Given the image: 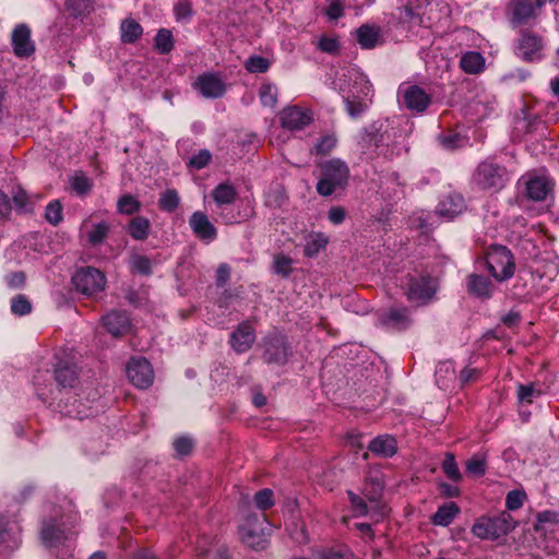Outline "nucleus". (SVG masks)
<instances>
[{
  "label": "nucleus",
  "instance_id": "obj_1",
  "mask_svg": "<svg viewBox=\"0 0 559 559\" xmlns=\"http://www.w3.org/2000/svg\"><path fill=\"white\" fill-rule=\"evenodd\" d=\"M318 167L320 176L316 189L321 197H330L347 187L350 170L344 160L332 158L320 163Z\"/></svg>",
  "mask_w": 559,
  "mask_h": 559
},
{
  "label": "nucleus",
  "instance_id": "obj_2",
  "mask_svg": "<svg viewBox=\"0 0 559 559\" xmlns=\"http://www.w3.org/2000/svg\"><path fill=\"white\" fill-rule=\"evenodd\" d=\"M510 180L507 167L490 157L481 160L473 174L474 185L479 190L490 193L501 191Z\"/></svg>",
  "mask_w": 559,
  "mask_h": 559
},
{
  "label": "nucleus",
  "instance_id": "obj_3",
  "mask_svg": "<svg viewBox=\"0 0 559 559\" xmlns=\"http://www.w3.org/2000/svg\"><path fill=\"white\" fill-rule=\"evenodd\" d=\"M546 38L531 27H522L513 39L514 56L523 62H540L546 57Z\"/></svg>",
  "mask_w": 559,
  "mask_h": 559
},
{
  "label": "nucleus",
  "instance_id": "obj_4",
  "mask_svg": "<svg viewBox=\"0 0 559 559\" xmlns=\"http://www.w3.org/2000/svg\"><path fill=\"white\" fill-rule=\"evenodd\" d=\"M515 528L511 514L502 511L497 515H483L472 526V534L481 540H497Z\"/></svg>",
  "mask_w": 559,
  "mask_h": 559
},
{
  "label": "nucleus",
  "instance_id": "obj_5",
  "mask_svg": "<svg viewBox=\"0 0 559 559\" xmlns=\"http://www.w3.org/2000/svg\"><path fill=\"white\" fill-rule=\"evenodd\" d=\"M262 349L261 359L264 364L283 367L293 355L288 337L277 329L270 331L261 338L259 344Z\"/></svg>",
  "mask_w": 559,
  "mask_h": 559
},
{
  "label": "nucleus",
  "instance_id": "obj_6",
  "mask_svg": "<svg viewBox=\"0 0 559 559\" xmlns=\"http://www.w3.org/2000/svg\"><path fill=\"white\" fill-rule=\"evenodd\" d=\"M484 262L486 270L497 282H506L515 273L514 255L506 246H490L485 253Z\"/></svg>",
  "mask_w": 559,
  "mask_h": 559
},
{
  "label": "nucleus",
  "instance_id": "obj_7",
  "mask_svg": "<svg viewBox=\"0 0 559 559\" xmlns=\"http://www.w3.org/2000/svg\"><path fill=\"white\" fill-rule=\"evenodd\" d=\"M437 290L436 278L428 273H423L408 278L405 295L409 302L416 306H426L433 299Z\"/></svg>",
  "mask_w": 559,
  "mask_h": 559
},
{
  "label": "nucleus",
  "instance_id": "obj_8",
  "mask_svg": "<svg viewBox=\"0 0 559 559\" xmlns=\"http://www.w3.org/2000/svg\"><path fill=\"white\" fill-rule=\"evenodd\" d=\"M545 5H538L537 0H510L507 5V16L510 25L524 27L534 24Z\"/></svg>",
  "mask_w": 559,
  "mask_h": 559
},
{
  "label": "nucleus",
  "instance_id": "obj_9",
  "mask_svg": "<svg viewBox=\"0 0 559 559\" xmlns=\"http://www.w3.org/2000/svg\"><path fill=\"white\" fill-rule=\"evenodd\" d=\"M72 284L76 292L92 297L105 289L106 276L94 266H84L74 273Z\"/></svg>",
  "mask_w": 559,
  "mask_h": 559
},
{
  "label": "nucleus",
  "instance_id": "obj_10",
  "mask_svg": "<svg viewBox=\"0 0 559 559\" xmlns=\"http://www.w3.org/2000/svg\"><path fill=\"white\" fill-rule=\"evenodd\" d=\"M389 138L384 124L382 122H373L361 131L358 143L364 153L373 148L377 154H380L388 145Z\"/></svg>",
  "mask_w": 559,
  "mask_h": 559
},
{
  "label": "nucleus",
  "instance_id": "obj_11",
  "mask_svg": "<svg viewBox=\"0 0 559 559\" xmlns=\"http://www.w3.org/2000/svg\"><path fill=\"white\" fill-rule=\"evenodd\" d=\"M257 340L253 324L249 320L241 321L229 334L228 344L231 349L240 355L249 352Z\"/></svg>",
  "mask_w": 559,
  "mask_h": 559
},
{
  "label": "nucleus",
  "instance_id": "obj_12",
  "mask_svg": "<svg viewBox=\"0 0 559 559\" xmlns=\"http://www.w3.org/2000/svg\"><path fill=\"white\" fill-rule=\"evenodd\" d=\"M126 371L130 382L139 389H146L153 383V368L145 357L131 358Z\"/></svg>",
  "mask_w": 559,
  "mask_h": 559
},
{
  "label": "nucleus",
  "instance_id": "obj_13",
  "mask_svg": "<svg viewBox=\"0 0 559 559\" xmlns=\"http://www.w3.org/2000/svg\"><path fill=\"white\" fill-rule=\"evenodd\" d=\"M197 90L204 98L216 99L226 93V85L218 73L205 72L200 74L193 83Z\"/></svg>",
  "mask_w": 559,
  "mask_h": 559
},
{
  "label": "nucleus",
  "instance_id": "obj_14",
  "mask_svg": "<svg viewBox=\"0 0 559 559\" xmlns=\"http://www.w3.org/2000/svg\"><path fill=\"white\" fill-rule=\"evenodd\" d=\"M102 324L112 337L120 338L132 329L131 319L124 310H111L102 317Z\"/></svg>",
  "mask_w": 559,
  "mask_h": 559
},
{
  "label": "nucleus",
  "instance_id": "obj_15",
  "mask_svg": "<svg viewBox=\"0 0 559 559\" xmlns=\"http://www.w3.org/2000/svg\"><path fill=\"white\" fill-rule=\"evenodd\" d=\"M263 522L257 515L247 518L245 524L240 526L241 540L253 549H263L266 543L263 533Z\"/></svg>",
  "mask_w": 559,
  "mask_h": 559
},
{
  "label": "nucleus",
  "instance_id": "obj_16",
  "mask_svg": "<svg viewBox=\"0 0 559 559\" xmlns=\"http://www.w3.org/2000/svg\"><path fill=\"white\" fill-rule=\"evenodd\" d=\"M281 126L284 129L295 131L302 130L313 121L312 112L299 106L285 108L280 116Z\"/></svg>",
  "mask_w": 559,
  "mask_h": 559
},
{
  "label": "nucleus",
  "instance_id": "obj_17",
  "mask_svg": "<svg viewBox=\"0 0 559 559\" xmlns=\"http://www.w3.org/2000/svg\"><path fill=\"white\" fill-rule=\"evenodd\" d=\"M56 360L53 378L58 390L74 388L79 379L75 364L70 359L60 358L59 355H56Z\"/></svg>",
  "mask_w": 559,
  "mask_h": 559
},
{
  "label": "nucleus",
  "instance_id": "obj_18",
  "mask_svg": "<svg viewBox=\"0 0 559 559\" xmlns=\"http://www.w3.org/2000/svg\"><path fill=\"white\" fill-rule=\"evenodd\" d=\"M399 93L402 94L403 102L409 110L423 112L431 104V96L416 84L400 86Z\"/></svg>",
  "mask_w": 559,
  "mask_h": 559
},
{
  "label": "nucleus",
  "instance_id": "obj_19",
  "mask_svg": "<svg viewBox=\"0 0 559 559\" xmlns=\"http://www.w3.org/2000/svg\"><path fill=\"white\" fill-rule=\"evenodd\" d=\"M189 225L198 239L210 243L217 238V228L211 223L207 215L201 211L192 213Z\"/></svg>",
  "mask_w": 559,
  "mask_h": 559
},
{
  "label": "nucleus",
  "instance_id": "obj_20",
  "mask_svg": "<svg viewBox=\"0 0 559 559\" xmlns=\"http://www.w3.org/2000/svg\"><path fill=\"white\" fill-rule=\"evenodd\" d=\"M466 209L464 197L459 192H450L444 195L436 207L439 216L449 221L454 219Z\"/></svg>",
  "mask_w": 559,
  "mask_h": 559
},
{
  "label": "nucleus",
  "instance_id": "obj_21",
  "mask_svg": "<svg viewBox=\"0 0 559 559\" xmlns=\"http://www.w3.org/2000/svg\"><path fill=\"white\" fill-rule=\"evenodd\" d=\"M380 323L394 330H406L412 324L411 312L407 307H392L380 314Z\"/></svg>",
  "mask_w": 559,
  "mask_h": 559
},
{
  "label": "nucleus",
  "instance_id": "obj_22",
  "mask_svg": "<svg viewBox=\"0 0 559 559\" xmlns=\"http://www.w3.org/2000/svg\"><path fill=\"white\" fill-rule=\"evenodd\" d=\"M11 44L14 55L19 58H27L35 51L31 29L25 24H20L13 29Z\"/></svg>",
  "mask_w": 559,
  "mask_h": 559
},
{
  "label": "nucleus",
  "instance_id": "obj_23",
  "mask_svg": "<svg viewBox=\"0 0 559 559\" xmlns=\"http://www.w3.org/2000/svg\"><path fill=\"white\" fill-rule=\"evenodd\" d=\"M466 292L468 295L479 299H490L493 294V284L491 280L483 274L472 273L465 280Z\"/></svg>",
  "mask_w": 559,
  "mask_h": 559
},
{
  "label": "nucleus",
  "instance_id": "obj_24",
  "mask_svg": "<svg viewBox=\"0 0 559 559\" xmlns=\"http://www.w3.org/2000/svg\"><path fill=\"white\" fill-rule=\"evenodd\" d=\"M20 544L21 536L19 528L8 526L4 519L0 518V559H7Z\"/></svg>",
  "mask_w": 559,
  "mask_h": 559
},
{
  "label": "nucleus",
  "instance_id": "obj_25",
  "mask_svg": "<svg viewBox=\"0 0 559 559\" xmlns=\"http://www.w3.org/2000/svg\"><path fill=\"white\" fill-rule=\"evenodd\" d=\"M397 441L394 436L384 433L374 437L367 445V450L374 456L390 459L397 453Z\"/></svg>",
  "mask_w": 559,
  "mask_h": 559
},
{
  "label": "nucleus",
  "instance_id": "obj_26",
  "mask_svg": "<svg viewBox=\"0 0 559 559\" xmlns=\"http://www.w3.org/2000/svg\"><path fill=\"white\" fill-rule=\"evenodd\" d=\"M551 182L545 177H533L525 183L526 197L535 202L544 201L551 191Z\"/></svg>",
  "mask_w": 559,
  "mask_h": 559
},
{
  "label": "nucleus",
  "instance_id": "obj_27",
  "mask_svg": "<svg viewBox=\"0 0 559 559\" xmlns=\"http://www.w3.org/2000/svg\"><path fill=\"white\" fill-rule=\"evenodd\" d=\"M356 40L362 49H373L381 41V28L377 25L362 24L356 29Z\"/></svg>",
  "mask_w": 559,
  "mask_h": 559
},
{
  "label": "nucleus",
  "instance_id": "obj_28",
  "mask_svg": "<svg viewBox=\"0 0 559 559\" xmlns=\"http://www.w3.org/2000/svg\"><path fill=\"white\" fill-rule=\"evenodd\" d=\"M40 537L46 547H58L68 538V535L60 524L56 521H51L43 523Z\"/></svg>",
  "mask_w": 559,
  "mask_h": 559
},
{
  "label": "nucleus",
  "instance_id": "obj_29",
  "mask_svg": "<svg viewBox=\"0 0 559 559\" xmlns=\"http://www.w3.org/2000/svg\"><path fill=\"white\" fill-rule=\"evenodd\" d=\"M461 509L457 503L450 501L438 507L431 516L435 525L447 527L453 523L454 519L460 514Z\"/></svg>",
  "mask_w": 559,
  "mask_h": 559
},
{
  "label": "nucleus",
  "instance_id": "obj_30",
  "mask_svg": "<svg viewBox=\"0 0 559 559\" xmlns=\"http://www.w3.org/2000/svg\"><path fill=\"white\" fill-rule=\"evenodd\" d=\"M127 233L133 240H146L151 233L150 219L142 215L133 216L127 225Z\"/></svg>",
  "mask_w": 559,
  "mask_h": 559
},
{
  "label": "nucleus",
  "instance_id": "obj_31",
  "mask_svg": "<svg viewBox=\"0 0 559 559\" xmlns=\"http://www.w3.org/2000/svg\"><path fill=\"white\" fill-rule=\"evenodd\" d=\"M211 195L216 206L222 209L224 205L233 204L238 197V192L231 183L221 182L212 190Z\"/></svg>",
  "mask_w": 559,
  "mask_h": 559
},
{
  "label": "nucleus",
  "instance_id": "obj_32",
  "mask_svg": "<svg viewBox=\"0 0 559 559\" xmlns=\"http://www.w3.org/2000/svg\"><path fill=\"white\" fill-rule=\"evenodd\" d=\"M460 67L467 74H478L485 68V59L480 52L467 51L461 57Z\"/></svg>",
  "mask_w": 559,
  "mask_h": 559
},
{
  "label": "nucleus",
  "instance_id": "obj_33",
  "mask_svg": "<svg viewBox=\"0 0 559 559\" xmlns=\"http://www.w3.org/2000/svg\"><path fill=\"white\" fill-rule=\"evenodd\" d=\"M143 34V27L134 19H126L120 24V39L123 44H134Z\"/></svg>",
  "mask_w": 559,
  "mask_h": 559
},
{
  "label": "nucleus",
  "instance_id": "obj_34",
  "mask_svg": "<svg viewBox=\"0 0 559 559\" xmlns=\"http://www.w3.org/2000/svg\"><path fill=\"white\" fill-rule=\"evenodd\" d=\"M328 243L329 238L323 233H314L310 235L304 248L305 257H316L321 250H323L328 246Z\"/></svg>",
  "mask_w": 559,
  "mask_h": 559
},
{
  "label": "nucleus",
  "instance_id": "obj_35",
  "mask_svg": "<svg viewBox=\"0 0 559 559\" xmlns=\"http://www.w3.org/2000/svg\"><path fill=\"white\" fill-rule=\"evenodd\" d=\"M12 202L19 213H33L34 211V202L31 200L28 193L21 187L13 190Z\"/></svg>",
  "mask_w": 559,
  "mask_h": 559
},
{
  "label": "nucleus",
  "instance_id": "obj_36",
  "mask_svg": "<svg viewBox=\"0 0 559 559\" xmlns=\"http://www.w3.org/2000/svg\"><path fill=\"white\" fill-rule=\"evenodd\" d=\"M142 203L132 194H123L117 202V210L123 215H134L141 211Z\"/></svg>",
  "mask_w": 559,
  "mask_h": 559
},
{
  "label": "nucleus",
  "instance_id": "obj_37",
  "mask_svg": "<svg viewBox=\"0 0 559 559\" xmlns=\"http://www.w3.org/2000/svg\"><path fill=\"white\" fill-rule=\"evenodd\" d=\"M180 204V197L175 189H167L158 199V207L163 212L173 213L175 212Z\"/></svg>",
  "mask_w": 559,
  "mask_h": 559
},
{
  "label": "nucleus",
  "instance_id": "obj_38",
  "mask_svg": "<svg viewBox=\"0 0 559 559\" xmlns=\"http://www.w3.org/2000/svg\"><path fill=\"white\" fill-rule=\"evenodd\" d=\"M441 469L445 476L454 483L462 480V474L452 452H447L441 463Z\"/></svg>",
  "mask_w": 559,
  "mask_h": 559
},
{
  "label": "nucleus",
  "instance_id": "obj_39",
  "mask_svg": "<svg viewBox=\"0 0 559 559\" xmlns=\"http://www.w3.org/2000/svg\"><path fill=\"white\" fill-rule=\"evenodd\" d=\"M154 48L162 55H168L174 49V38L170 31L158 29L154 38Z\"/></svg>",
  "mask_w": 559,
  "mask_h": 559
},
{
  "label": "nucleus",
  "instance_id": "obj_40",
  "mask_svg": "<svg viewBox=\"0 0 559 559\" xmlns=\"http://www.w3.org/2000/svg\"><path fill=\"white\" fill-rule=\"evenodd\" d=\"M110 226L107 222L103 221L94 225L93 229L87 233V242L92 247L102 245L108 237Z\"/></svg>",
  "mask_w": 559,
  "mask_h": 559
},
{
  "label": "nucleus",
  "instance_id": "obj_41",
  "mask_svg": "<svg viewBox=\"0 0 559 559\" xmlns=\"http://www.w3.org/2000/svg\"><path fill=\"white\" fill-rule=\"evenodd\" d=\"M319 559H354L353 551L344 545L322 549L318 552Z\"/></svg>",
  "mask_w": 559,
  "mask_h": 559
},
{
  "label": "nucleus",
  "instance_id": "obj_42",
  "mask_svg": "<svg viewBox=\"0 0 559 559\" xmlns=\"http://www.w3.org/2000/svg\"><path fill=\"white\" fill-rule=\"evenodd\" d=\"M383 483L377 476H369L365 481V496L370 502L378 501L382 496Z\"/></svg>",
  "mask_w": 559,
  "mask_h": 559
},
{
  "label": "nucleus",
  "instance_id": "obj_43",
  "mask_svg": "<svg viewBox=\"0 0 559 559\" xmlns=\"http://www.w3.org/2000/svg\"><path fill=\"white\" fill-rule=\"evenodd\" d=\"M419 0L408 1L402 8V20L415 25H421L423 19L419 12Z\"/></svg>",
  "mask_w": 559,
  "mask_h": 559
},
{
  "label": "nucleus",
  "instance_id": "obj_44",
  "mask_svg": "<svg viewBox=\"0 0 559 559\" xmlns=\"http://www.w3.org/2000/svg\"><path fill=\"white\" fill-rule=\"evenodd\" d=\"M10 309L14 316L23 317L32 312L33 306L27 296L19 294L11 299Z\"/></svg>",
  "mask_w": 559,
  "mask_h": 559
},
{
  "label": "nucleus",
  "instance_id": "obj_45",
  "mask_svg": "<svg viewBox=\"0 0 559 559\" xmlns=\"http://www.w3.org/2000/svg\"><path fill=\"white\" fill-rule=\"evenodd\" d=\"M270 67V60L260 55H252L245 62V69L249 73H265L269 71Z\"/></svg>",
  "mask_w": 559,
  "mask_h": 559
},
{
  "label": "nucleus",
  "instance_id": "obj_46",
  "mask_svg": "<svg viewBox=\"0 0 559 559\" xmlns=\"http://www.w3.org/2000/svg\"><path fill=\"white\" fill-rule=\"evenodd\" d=\"M131 271L139 275L150 276L153 272L152 261L144 254H134L130 261Z\"/></svg>",
  "mask_w": 559,
  "mask_h": 559
},
{
  "label": "nucleus",
  "instance_id": "obj_47",
  "mask_svg": "<svg viewBox=\"0 0 559 559\" xmlns=\"http://www.w3.org/2000/svg\"><path fill=\"white\" fill-rule=\"evenodd\" d=\"M62 211L61 202L57 199L51 200L46 206L45 218L52 226H58L63 219Z\"/></svg>",
  "mask_w": 559,
  "mask_h": 559
},
{
  "label": "nucleus",
  "instance_id": "obj_48",
  "mask_svg": "<svg viewBox=\"0 0 559 559\" xmlns=\"http://www.w3.org/2000/svg\"><path fill=\"white\" fill-rule=\"evenodd\" d=\"M540 395V391L533 383H520L516 389V396L520 404H532L535 397Z\"/></svg>",
  "mask_w": 559,
  "mask_h": 559
},
{
  "label": "nucleus",
  "instance_id": "obj_49",
  "mask_svg": "<svg viewBox=\"0 0 559 559\" xmlns=\"http://www.w3.org/2000/svg\"><path fill=\"white\" fill-rule=\"evenodd\" d=\"M465 467L468 475L483 477L486 474V459L475 454L466 461Z\"/></svg>",
  "mask_w": 559,
  "mask_h": 559
},
{
  "label": "nucleus",
  "instance_id": "obj_50",
  "mask_svg": "<svg viewBox=\"0 0 559 559\" xmlns=\"http://www.w3.org/2000/svg\"><path fill=\"white\" fill-rule=\"evenodd\" d=\"M212 157L207 148H202L190 157L187 165L190 169L201 170L212 162Z\"/></svg>",
  "mask_w": 559,
  "mask_h": 559
},
{
  "label": "nucleus",
  "instance_id": "obj_51",
  "mask_svg": "<svg viewBox=\"0 0 559 559\" xmlns=\"http://www.w3.org/2000/svg\"><path fill=\"white\" fill-rule=\"evenodd\" d=\"M273 491L270 488H263L255 492L253 501L261 511H266L274 506Z\"/></svg>",
  "mask_w": 559,
  "mask_h": 559
},
{
  "label": "nucleus",
  "instance_id": "obj_52",
  "mask_svg": "<svg viewBox=\"0 0 559 559\" xmlns=\"http://www.w3.org/2000/svg\"><path fill=\"white\" fill-rule=\"evenodd\" d=\"M317 48L322 52L335 56L340 53L341 44L336 37L323 35L319 38Z\"/></svg>",
  "mask_w": 559,
  "mask_h": 559
},
{
  "label": "nucleus",
  "instance_id": "obj_53",
  "mask_svg": "<svg viewBox=\"0 0 559 559\" xmlns=\"http://www.w3.org/2000/svg\"><path fill=\"white\" fill-rule=\"evenodd\" d=\"M344 103L347 114L354 119L358 118L367 108V105L354 95L344 97Z\"/></svg>",
  "mask_w": 559,
  "mask_h": 559
},
{
  "label": "nucleus",
  "instance_id": "obj_54",
  "mask_svg": "<svg viewBox=\"0 0 559 559\" xmlns=\"http://www.w3.org/2000/svg\"><path fill=\"white\" fill-rule=\"evenodd\" d=\"M173 448L177 456H187L192 452L194 441L188 436H180L174 440Z\"/></svg>",
  "mask_w": 559,
  "mask_h": 559
},
{
  "label": "nucleus",
  "instance_id": "obj_55",
  "mask_svg": "<svg viewBox=\"0 0 559 559\" xmlns=\"http://www.w3.org/2000/svg\"><path fill=\"white\" fill-rule=\"evenodd\" d=\"M526 493L523 490H511L506 497V508L509 511H515L524 504Z\"/></svg>",
  "mask_w": 559,
  "mask_h": 559
},
{
  "label": "nucleus",
  "instance_id": "obj_56",
  "mask_svg": "<svg viewBox=\"0 0 559 559\" xmlns=\"http://www.w3.org/2000/svg\"><path fill=\"white\" fill-rule=\"evenodd\" d=\"M337 139L333 134L322 135L316 146L314 151L318 155H328L332 152V150L336 146Z\"/></svg>",
  "mask_w": 559,
  "mask_h": 559
},
{
  "label": "nucleus",
  "instance_id": "obj_57",
  "mask_svg": "<svg viewBox=\"0 0 559 559\" xmlns=\"http://www.w3.org/2000/svg\"><path fill=\"white\" fill-rule=\"evenodd\" d=\"M323 14L329 21H337L345 14V7L342 0H329L328 7L324 9Z\"/></svg>",
  "mask_w": 559,
  "mask_h": 559
},
{
  "label": "nucleus",
  "instance_id": "obj_58",
  "mask_svg": "<svg viewBox=\"0 0 559 559\" xmlns=\"http://www.w3.org/2000/svg\"><path fill=\"white\" fill-rule=\"evenodd\" d=\"M273 267L276 274L288 277L292 273V259L285 254H277Z\"/></svg>",
  "mask_w": 559,
  "mask_h": 559
},
{
  "label": "nucleus",
  "instance_id": "obj_59",
  "mask_svg": "<svg viewBox=\"0 0 559 559\" xmlns=\"http://www.w3.org/2000/svg\"><path fill=\"white\" fill-rule=\"evenodd\" d=\"M559 523V513L552 510H545L538 512L536 515V523L534 525V530L536 532L542 530V524H558Z\"/></svg>",
  "mask_w": 559,
  "mask_h": 559
},
{
  "label": "nucleus",
  "instance_id": "obj_60",
  "mask_svg": "<svg viewBox=\"0 0 559 559\" xmlns=\"http://www.w3.org/2000/svg\"><path fill=\"white\" fill-rule=\"evenodd\" d=\"M347 497L357 516L367 515L368 506L364 498H361L359 495L355 493L352 490H347Z\"/></svg>",
  "mask_w": 559,
  "mask_h": 559
},
{
  "label": "nucleus",
  "instance_id": "obj_61",
  "mask_svg": "<svg viewBox=\"0 0 559 559\" xmlns=\"http://www.w3.org/2000/svg\"><path fill=\"white\" fill-rule=\"evenodd\" d=\"M259 96L263 106L272 107L277 100L275 88L271 84H263L260 88Z\"/></svg>",
  "mask_w": 559,
  "mask_h": 559
},
{
  "label": "nucleus",
  "instance_id": "obj_62",
  "mask_svg": "<svg viewBox=\"0 0 559 559\" xmlns=\"http://www.w3.org/2000/svg\"><path fill=\"white\" fill-rule=\"evenodd\" d=\"M33 380H34V386H35L36 395H37V397L40 401L46 403L50 399H52V395H53L52 384H50L48 389L46 386L43 388L41 376L40 374L34 376Z\"/></svg>",
  "mask_w": 559,
  "mask_h": 559
},
{
  "label": "nucleus",
  "instance_id": "obj_63",
  "mask_svg": "<svg viewBox=\"0 0 559 559\" xmlns=\"http://www.w3.org/2000/svg\"><path fill=\"white\" fill-rule=\"evenodd\" d=\"M5 283L11 289L23 288L26 283V274L23 271L10 272L4 277Z\"/></svg>",
  "mask_w": 559,
  "mask_h": 559
},
{
  "label": "nucleus",
  "instance_id": "obj_64",
  "mask_svg": "<svg viewBox=\"0 0 559 559\" xmlns=\"http://www.w3.org/2000/svg\"><path fill=\"white\" fill-rule=\"evenodd\" d=\"M71 185L73 190L79 194H85L87 191L92 189V182L83 174L75 175L72 179Z\"/></svg>",
  "mask_w": 559,
  "mask_h": 559
}]
</instances>
